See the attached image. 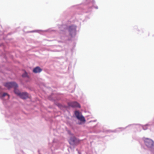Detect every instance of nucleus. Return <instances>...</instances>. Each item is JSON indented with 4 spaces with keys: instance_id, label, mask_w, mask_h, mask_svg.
<instances>
[{
    "instance_id": "1a4fd4ad",
    "label": "nucleus",
    "mask_w": 154,
    "mask_h": 154,
    "mask_svg": "<svg viewBox=\"0 0 154 154\" xmlns=\"http://www.w3.org/2000/svg\"><path fill=\"white\" fill-rule=\"evenodd\" d=\"M14 93L18 96H19L21 92H20L18 90L16 89V88H14Z\"/></svg>"
},
{
    "instance_id": "20e7f679",
    "label": "nucleus",
    "mask_w": 154,
    "mask_h": 154,
    "mask_svg": "<svg viewBox=\"0 0 154 154\" xmlns=\"http://www.w3.org/2000/svg\"><path fill=\"white\" fill-rule=\"evenodd\" d=\"M144 142L145 144L148 147L151 148L154 144V142L149 138H146L144 140Z\"/></svg>"
},
{
    "instance_id": "7ed1b4c3",
    "label": "nucleus",
    "mask_w": 154,
    "mask_h": 154,
    "mask_svg": "<svg viewBox=\"0 0 154 154\" xmlns=\"http://www.w3.org/2000/svg\"><path fill=\"white\" fill-rule=\"evenodd\" d=\"M76 26H72L69 27V31L70 35L72 37L75 35L76 29Z\"/></svg>"
},
{
    "instance_id": "0eeeda50",
    "label": "nucleus",
    "mask_w": 154,
    "mask_h": 154,
    "mask_svg": "<svg viewBox=\"0 0 154 154\" xmlns=\"http://www.w3.org/2000/svg\"><path fill=\"white\" fill-rule=\"evenodd\" d=\"M19 96L23 99H26L28 97V94L26 92L20 93Z\"/></svg>"
},
{
    "instance_id": "f257e3e1",
    "label": "nucleus",
    "mask_w": 154,
    "mask_h": 154,
    "mask_svg": "<svg viewBox=\"0 0 154 154\" xmlns=\"http://www.w3.org/2000/svg\"><path fill=\"white\" fill-rule=\"evenodd\" d=\"M75 114L77 118L81 122L83 123H85V122L86 120L85 117L79 111H75Z\"/></svg>"
},
{
    "instance_id": "ddd939ff",
    "label": "nucleus",
    "mask_w": 154,
    "mask_h": 154,
    "mask_svg": "<svg viewBox=\"0 0 154 154\" xmlns=\"http://www.w3.org/2000/svg\"><path fill=\"white\" fill-rule=\"evenodd\" d=\"M81 124V123H79V124Z\"/></svg>"
},
{
    "instance_id": "9b49d317",
    "label": "nucleus",
    "mask_w": 154,
    "mask_h": 154,
    "mask_svg": "<svg viewBox=\"0 0 154 154\" xmlns=\"http://www.w3.org/2000/svg\"><path fill=\"white\" fill-rule=\"evenodd\" d=\"M6 95H8V97H9V95L7 93H4L2 95V96L3 97H4Z\"/></svg>"
},
{
    "instance_id": "9d476101",
    "label": "nucleus",
    "mask_w": 154,
    "mask_h": 154,
    "mask_svg": "<svg viewBox=\"0 0 154 154\" xmlns=\"http://www.w3.org/2000/svg\"><path fill=\"white\" fill-rule=\"evenodd\" d=\"M22 76L23 77H27V74L26 72H25L22 75Z\"/></svg>"
},
{
    "instance_id": "f8f14e48",
    "label": "nucleus",
    "mask_w": 154,
    "mask_h": 154,
    "mask_svg": "<svg viewBox=\"0 0 154 154\" xmlns=\"http://www.w3.org/2000/svg\"><path fill=\"white\" fill-rule=\"evenodd\" d=\"M147 128V125L144 126L143 127V129L144 130L146 129Z\"/></svg>"
},
{
    "instance_id": "f03ea898",
    "label": "nucleus",
    "mask_w": 154,
    "mask_h": 154,
    "mask_svg": "<svg viewBox=\"0 0 154 154\" xmlns=\"http://www.w3.org/2000/svg\"><path fill=\"white\" fill-rule=\"evenodd\" d=\"M4 86L8 89L13 88H17L18 87L17 84L15 82H9L5 83Z\"/></svg>"
},
{
    "instance_id": "6e6552de",
    "label": "nucleus",
    "mask_w": 154,
    "mask_h": 154,
    "mask_svg": "<svg viewBox=\"0 0 154 154\" xmlns=\"http://www.w3.org/2000/svg\"><path fill=\"white\" fill-rule=\"evenodd\" d=\"M42 69L39 66H37L34 68L33 70V72L35 73H40L42 71Z\"/></svg>"
},
{
    "instance_id": "39448f33",
    "label": "nucleus",
    "mask_w": 154,
    "mask_h": 154,
    "mask_svg": "<svg viewBox=\"0 0 154 154\" xmlns=\"http://www.w3.org/2000/svg\"><path fill=\"white\" fill-rule=\"evenodd\" d=\"M68 104L69 106L72 107H79L80 108L81 106L76 101H73L68 102Z\"/></svg>"
},
{
    "instance_id": "423d86ee",
    "label": "nucleus",
    "mask_w": 154,
    "mask_h": 154,
    "mask_svg": "<svg viewBox=\"0 0 154 154\" xmlns=\"http://www.w3.org/2000/svg\"><path fill=\"white\" fill-rule=\"evenodd\" d=\"M69 142L70 145H73L76 144L78 142V141L75 137H73L70 138Z\"/></svg>"
}]
</instances>
